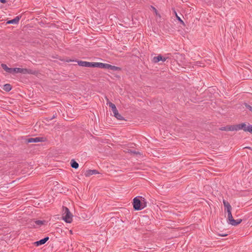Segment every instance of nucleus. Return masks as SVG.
I'll return each instance as SVG.
<instances>
[{
	"mask_svg": "<svg viewBox=\"0 0 252 252\" xmlns=\"http://www.w3.org/2000/svg\"><path fill=\"white\" fill-rule=\"evenodd\" d=\"M73 215L69 209L66 207L63 206V220L66 223H71L72 220Z\"/></svg>",
	"mask_w": 252,
	"mask_h": 252,
	"instance_id": "1",
	"label": "nucleus"
},
{
	"mask_svg": "<svg viewBox=\"0 0 252 252\" xmlns=\"http://www.w3.org/2000/svg\"><path fill=\"white\" fill-rule=\"evenodd\" d=\"M107 104H108L109 106L111 108L112 110L114 113V116L119 120H124L125 119L124 117L119 113L118 111L115 106V105L111 102H107Z\"/></svg>",
	"mask_w": 252,
	"mask_h": 252,
	"instance_id": "2",
	"label": "nucleus"
},
{
	"mask_svg": "<svg viewBox=\"0 0 252 252\" xmlns=\"http://www.w3.org/2000/svg\"><path fill=\"white\" fill-rule=\"evenodd\" d=\"M140 196H137L135 197L133 200V207L135 210H141L143 209V207H142V202L140 198Z\"/></svg>",
	"mask_w": 252,
	"mask_h": 252,
	"instance_id": "3",
	"label": "nucleus"
},
{
	"mask_svg": "<svg viewBox=\"0 0 252 252\" xmlns=\"http://www.w3.org/2000/svg\"><path fill=\"white\" fill-rule=\"evenodd\" d=\"M241 129H243L244 131L249 132L252 133V126L248 124V125L245 123L240 124Z\"/></svg>",
	"mask_w": 252,
	"mask_h": 252,
	"instance_id": "4",
	"label": "nucleus"
},
{
	"mask_svg": "<svg viewBox=\"0 0 252 252\" xmlns=\"http://www.w3.org/2000/svg\"><path fill=\"white\" fill-rule=\"evenodd\" d=\"M45 141V138L44 137H35V138H30L26 139L27 143H37L39 142H44Z\"/></svg>",
	"mask_w": 252,
	"mask_h": 252,
	"instance_id": "5",
	"label": "nucleus"
},
{
	"mask_svg": "<svg viewBox=\"0 0 252 252\" xmlns=\"http://www.w3.org/2000/svg\"><path fill=\"white\" fill-rule=\"evenodd\" d=\"M20 73L22 74H32V70L27 68H22L19 67H15V73Z\"/></svg>",
	"mask_w": 252,
	"mask_h": 252,
	"instance_id": "6",
	"label": "nucleus"
},
{
	"mask_svg": "<svg viewBox=\"0 0 252 252\" xmlns=\"http://www.w3.org/2000/svg\"><path fill=\"white\" fill-rule=\"evenodd\" d=\"M168 58L163 57L161 55L159 54L158 56L154 57L152 59V62L158 63L159 61L165 62Z\"/></svg>",
	"mask_w": 252,
	"mask_h": 252,
	"instance_id": "7",
	"label": "nucleus"
},
{
	"mask_svg": "<svg viewBox=\"0 0 252 252\" xmlns=\"http://www.w3.org/2000/svg\"><path fill=\"white\" fill-rule=\"evenodd\" d=\"M105 68H106V69H110V70H113V71H120V70H121V68H120L119 67H118V66H116L112 65L109 64L105 63Z\"/></svg>",
	"mask_w": 252,
	"mask_h": 252,
	"instance_id": "8",
	"label": "nucleus"
},
{
	"mask_svg": "<svg viewBox=\"0 0 252 252\" xmlns=\"http://www.w3.org/2000/svg\"><path fill=\"white\" fill-rule=\"evenodd\" d=\"M49 237L47 236L39 241L35 242L34 244L36 246L38 247L39 246L44 244L49 240Z\"/></svg>",
	"mask_w": 252,
	"mask_h": 252,
	"instance_id": "9",
	"label": "nucleus"
},
{
	"mask_svg": "<svg viewBox=\"0 0 252 252\" xmlns=\"http://www.w3.org/2000/svg\"><path fill=\"white\" fill-rule=\"evenodd\" d=\"M99 172L97 170L93 169V170H88L85 173V176L86 177H89L91 175L94 174H98Z\"/></svg>",
	"mask_w": 252,
	"mask_h": 252,
	"instance_id": "10",
	"label": "nucleus"
},
{
	"mask_svg": "<svg viewBox=\"0 0 252 252\" xmlns=\"http://www.w3.org/2000/svg\"><path fill=\"white\" fill-rule=\"evenodd\" d=\"M21 18V16H18L14 18L13 19L8 21L6 23L8 24H18L19 22L20 18Z\"/></svg>",
	"mask_w": 252,
	"mask_h": 252,
	"instance_id": "11",
	"label": "nucleus"
},
{
	"mask_svg": "<svg viewBox=\"0 0 252 252\" xmlns=\"http://www.w3.org/2000/svg\"><path fill=\"white\" fill-rule=\"evenodd\" d=\"M105 63H93L92 67H99L101 68H105Z\"/></svg>",
	"mask_w": 252,
	"mask_h": 252,
	"instance_id": "12",
	"label": "nucleus"
},
{
	"mask_svg": "<svg viewBox=\"0 0 252 252\" xmlns=\"http://www.w3.org/2000/svg\"><path fill=\"white\" fill-rule=\"evenodd\" d=\"M223 203L224 207L225 208V209H226L227 211L232 210V207L228 202H227V201H226L225 200H223Z\"/></svg>",
	"mask_w": 252,
	"mask_h": 252,
	"instance_id": "13",
	"label": "nucleus"
},
{
	"mask_svg": "<svg viewBox=\"0 0 252 252\" xmlns=\"http://www.w3.org/2000/svg\"><path fill=\"white\" fill-rule=\"evenodd\" d=\"M228 214V217H227V221L229 224H230L231 221L234 220L233 218L232 214H231V210L227 211Z\"/></svg>",
	"mask_w": 252,
	"mask_h": 252,
	"instance_id": "14",
	"label": "nucleus"
},
{
	"mask_svg": "<svg viewBox=\"0 0 252 252\" xmlns=\"http://www.w3.org/2000/svg\"><path fill=\"white\" fill-rule=\"evenodd\" d=\"M228 214V217H227V221L229 224H230L231 221L234 220L233 218L232 214H231V210L227 211Z\"/></svg>",
	"mask_w": 252,
	"mask_h": 252,
	"instance_id": "15",
	"label": "nucleus"
},
{
	"mask_svg": "<svg viewBox=\"0 0 252 252\" xmlns=\"http://www.w3.org/2000/svg\"><path fill=\"white\" fill-rule=\"evenodd\" d=\"M70 165L74 169H77L79 167V164L74 159L71 160Z\"/></svg>",
	"mask_w": 252,
	"mask_h": 252,
	"instance_id": "16",
	"label": "nucleus"
},
{
	"mask_svg": "<svg viewBox=\"0 0 252 252\" xmlns=\"http://www.w3.org/2000/svg\"><path fill=\"white\" fill-rule=\"evenodd\" d=\"M242 221V219H238V220H233L230 223V224L233 225V226H236L240 224Z\"/></svg>",
	"mask_w": 252,
	"mask_h": 252,
	"instance_id": "17",
	"label": "nucleus"
},
{
	"mask_svg": "<svg viewBox=\"0 0 252 252\" xmlns=\"http://www.w3.org/2000/svg\"><path fill=\"white\" fill-rule=\"evenodd\" d=\"M3 89L5 91H6L7 92H8L10 91H11V90L12 89V87H11L10 84H6L3 85Z\"/></svg>",
	"mask_w": 252,
	"mask_h": 252,
	"instance_id": "18",
	"label": "nucleus"
},
{
	"mask_svg": "<svg viewBox=\"0 0 252 252\" xmlns=\"http://www.w3.org/2000/svg\"><path fill=\"white\" fill-rule=\"evenodd\" d=\"M232 126H222L219 128L220 130H224V131H232Z\"/></svg>",
	"mask_w": 252,
	"mask_h": 252,
	"instance_id": "19",
	"label": "nucleus"
},
{
	"mask_svg": "<svg viewBox=\"0 0 252 252\" xmlns=\"http://www.w3.org/2000/svg\"><path fill=\"white\" fill-rule=\"evenodd\" d=\"M46 221L45 220H37L34 221V223L36 225L41 226L44 224Z\"/></svg>",
	"mask_w": 252,
	"mask_h": 252,
	"instance_id": "20",
	"label": "nucleus"
},
{
	"mask_svg": "<svg viewBox=\"0 0 252 252\" xmlns=\"http://www.w3.org/2000/svg\"><path fill=\"white\" fill-rule=\"evenodd\" d=\"M232 131L234 130H239L241 129L240 124L235 125H232Z\"/></svg>",
	"mask_w": 252,
	"mask_h": 252,
	"instance_id": "21",
	"label": "nucleus"
},
{
	"mask_svg": "<svg viewBox=\"0 0 252 252\" xmlns=\"http://www.w3.org/2000/svg\"><path fill=\"white\" fill-rule=\"evenodd\" d=\"M140 198L142 201L141 205L143 209L147 206V202L146 201V199L142 197L141 196L140 197Z\"/></svg>",
	"mask_w": 252,
	"mask_h": 252,
	"instance_id": "22",
	"label": "nucleus"
},
{
	"mask_svg": "<svg viewBox=\"0 0 252 252\" xmlns=\"http://www.w3.org/2000/svg\"><path fill=\"white\" fill-rule=\"evenodd\" d=\"M87 62L86 61H78V64L79 65L81 66H85L86 67Z\"/></svg>",
	"mask_w": 252,
	"mask_h": 252,
	"instance_id": "23",
	"label": "nucleus"
},
{
	"mask_svg": "<svg viewBox=\"0 0 252 252\" xmlns=\"http://www.w3.org/2000/svg\"><path fill=\"white\" fill-rule=\"evenodd\" d=\"M1 67H2V68H3V69H4V70L6 72H8V69H9V67H8L6 65V64H4V63H2V64H1Z\"/></svg>",
	"mask_w": 252,
	"mask_h": 252,
	"instance_id": "24",
	"label": "nucleus"
},
{
	"mask_svg": "<svg viewBox=\"0 0 252 252\" xmlns=\"http://www.w3.org/2000/svg\"><path fill=\"white\" fill-rule=\"evenodd\" d=\"M15 68H10L8 69L7 73L14 74L15 73Z\"/></svg>",
	"mask_w": 252,
	"mask_h": 252,
	"instance_id": "25",
	"label": "nucleus"
},
{
	"mask_svg": "<svg viewBox=\"0 0 252 252\" xmlns=\"http://www.w3.org/2000/svg\"><path fill=\"white\" fill-rule=\"evenodd\" d=\"M245 105L247 109L252 112V107L251 105L246 103H245Z\"/></svg>",
	"mask_w": 252,
	"mask_h": 252,
	"instance_id": "26",
	"label": "nucleus"
},
{
	"mask_svg": "<svg viewBox=\"0 0 252 252\" xmlns=\"http://www.w3.org/2000/svg\"><path fill=\"white\" fill-rule=\"evenodd\" d=\"M176 13V18H177V19L178 20V21H179L180 22V23H181V24H182L183 25H185V24H184V23L183 21V20H181V19L180 18V17H179V16L177 15V13Z\"/></svg>",
	"mask_w": 252,
	"mask_h": 252,
	"instance_id": "27",
	"label": "nucleus"
},
{
	"mask_svg": "<svg viewBox=\"0 0 252 252\" xmlns=\"http://www.w3.org/2000/svg\"><path fill=\"white\" fill-rule=\"evenodd\" d=\"M93 63L87 62L86 67H92Z\"/></svg>",
	"mask_w": 252,
	"mask_h": 252,
	"instance_id": "28",
	"label": "nucleus"
},
{
	"mask_svg": "<svg viewBox=\"0 0 252 252\" xmlns=\"http://www.w3.org/2000/svg\"><path fill=\"white\" fill-rule=\"evenodd\" d=\"M130 153H133V154H135V155L140 154V153L139 152H136L135 151L130 150Z\"/></svg>",
	"mask_w": 252,
	"mask_h": 252,
	"instance_id": "29",
	"label": "nucleus"
},
{
	"mask_svg": "<svg viewBox=\"0 0 252 252\" xmlns=\"http://www.w3.org/2000/svg\"><path fill=\"white\" fill-rule=\"evenodd\" d=\"M218 235L220 236H222V237H225V236H226L228 235L227 234H224V233H219L218 234Z\"/></svg>",
	"mask_w": 252,
	"mask_h": 252,
	"instance_id": "30",
	"label": "nucleus"
},
{
	"mask_svg": "<svg viewBox=\"0 0 252 252\" xmlns=\"http://www.w3.org/2000/svg\"><path fill=\"white\" fill-rule=\"evenodd\" d=\"M57 117V114L56 113L55 115H53V116L50 118V120H52Z\"/></svg>",
	"mask_w": 252,
	"mask_h": 252,
	"instance_id": "31",
	"label": "nucleus"
},
{
	"mask_svg": "<svg viewBox=\"0 0 252 252\" xmlns=\"http://www.w3.org/2000/svg\"><path fill=\"white\" fill-rule=\"evenodd\" d=\"M152 8H153V9L154 10L156 15H158V11L154 7L152 6Z\"/></svg>",
	"mask_w": 252,
	"mask_h": 252,
	"instance_id": "32",
	"label": "nucleus"
},
{
	"mask_svg": "<svg viewBox=\"0 0 252 252\" xmlns=\"http://www.w3.org/2000/svg\"><path fill=\"white\" fill-rule=\"evenodd\" d=\"M0 1L2 3H5L6 2V0H0Z\"/></svg>",
	"mask_w": 252,
	"mask_h": 252,
	"instance_id": "33",
	"label": "nucleus"
},
{
	"mask_svg": "<svg viewBox=\"0 0 252 252\" xmlns=\"http://www.w3.org/2000/svg\"><path fill=\"white\" fill-rule=\"evenodd\" d=\"M246 148H248V149H249V148H250V147H246Z\"/></svg>",
	"mask_w": 252,
	"mask_h": 252,
	"instance_id": "34",
	"label": "nucleus"
}]
</instances>
